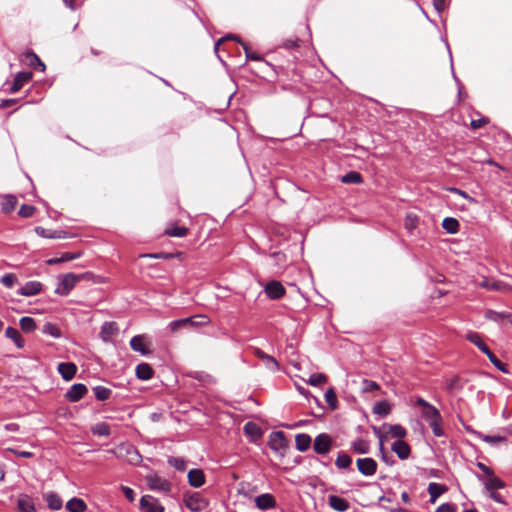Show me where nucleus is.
Here are the masks:
<instances>
[{"mask_svg": "<svg viewBox=\"0 0 512 512\" xmlns=\"http://www.w3.org/2000/svg\"><path fill=\"white\" fill-rule=\"evenodd\" d=\"M416 405L421 407V416L428 423L441 418L439 410L423 398H417Z\"/></svg>", "mask_w": 512, "mask_h": 512, "instance_id": "39448f33", "label": "nucleus"}, {"mask_svg": "<svg viewBox=\"0 0 512 512\" xmlns=\"http://www.w3.org/2000/svg\"><path fill=\"white\" fill-rule=\"evenodd\" d=\"M185 506L192 512H202L208 505V500L199 492L186 493L184 495Z\"/></svg>", "mask_w": 512, "mask_h": 512, "instance_id": "f03ea898", "label": "nucleus"}, {"mask_svg": "<svg viewBox=\"0 0 512 512\" xmlns=\"http://www.w3.org/2000/svg\"><path fill=\"white\" fill-rule=\"evenodd\" d=\"M35 212V207L31 205H22L18 211V214L21 217L28 218L31 217Z\"/></svg>", "mask_w": 512, "mask_h": 512, "instance_id": "e2e57ef3", "label": "nucleus"}, {"mask_svg": "<svg viewBox=\"0 0 512 512\" xmlns=\"http://www.w3.org/2000/svg\"><path fill=\"white\" fill-rule=\"evenodd\" d=\"M20 327L24 332H32L36 328L35 320L32 317H22L19 321Z\"/></svg>", "mask_w": 512, "mask_h": 512, "instance_id": "a19ab883", "label": "nucleus"}, {"mask_svg": "<svg viewBox=\"0 0 512 512\" xmlns=\"http://www.w3.org/2000/svg\"><path fill=\"white\" fill-rule=\"evenodd\" d=\"M312 439L308 434L301 433L295 437L296 449L300 452H305L311 446Z\"/></svg>", "mask_w": 512, "mask_h": 512, "instance_id": "cd10ccee", "label": "nucleus"}, {"mask_svg": "<svg viewBox=\"0 0 512 512\" xmlns=\"http://www.w3.org/2000/svg\"><path fill=\"white\" fill-rule=\"evenodd\" d=\"M87 393V387L82 383H76L66 392L65 397L70 402H77Z\"/></svg>", "mask_w": 512, "mask_h": 512, "instance_id": "9b49d317", "label": "nucleus"}, {"mask_svg": "<svg viewBox=\"0 0 512 512\" xmlns=\"http://www.w3.org/2000/svg\"><path fill=\"white\" fill-rule=\"evenodd\" d=\"M5 335L7 338L11 339L18 348L24 347V339L16 328L8 327L5 331Z\"/></svg>", "mask_w": 512, "mask_h": 512, "instance_id": "c756f323", "label": "nucleus"}, {"mask_svg": "<svg viewBox=\"0 0 512 512\" xmlns=\"http://www.w3.org/2000/svg\"><path fill=\"white\" fill-rule=\"evenodd\" d=\"M84 278V274L77 275L74 273H67L59 278V284L55 289V293L61 296H67L75 285Z\"/></svg>", "mask_w": 512, "mask_h": 512, "instance_id": "f257e3e1", "label": "nucleus"}, {"mask_svg": "<svg viewBox=\"0 0 512 512\" xmlns=\"http://www.w3.org/2000/svg\"><path fill=\"white\" fill-rule=\"evenodd\" d=\"M188 483L194 488H199L205 484L206 477L202 469H191L188 472Z\"/></svg>", "mask_w": 512, "mask_h": 512, "instance_id": "ddd939ff", "label": "nucleus"}, {"mask_svg": "<svg viewBox=\"0 0 512 512\" xmlns=\"http://www.w3.org/2000/svg\"><path fill=\"white\" fill-rule=\"evenodd\" d=\"M43 333L44 334H47V335H50L54 338H60L61 337V330L53 323H46L44 326H43Z\"/></svg>", "mask_w": 512, "mask_h": 512, "instance_id": "a18cd8bd", "label": "nucleus"}, {"mask_svg": "<svg viewBox=\"0 0 512 512\" xmlns=\"http://www.w3.org/2000/svg\"><path fill=\"white\" fill-rule=\"evenodd\" d=\"M504 487H505L504 482L500 478L496 477L494 474H491V476H488L485 481V488L488 491L498 490V489H502Z\"/></svg>", "mask_w": 512, "mask_h": 512, "instance_id": "473e14b6", "label": "nucleus"}, {"mask_svg": "<svg viewBox=\"0 0 512 512\" xmlns=\"http://www.w3.org/2000/svg\"><path fill=\"white\" fill-rule=\"evenodd\" d=\"M487 357L489 358L490 362L501 372L509 373L506 365L503 364L492 352H490V354L487 355Z\"/></svg>", "mask_w": 512, "mask_h": 512, "instance_id": "5fc2aeb1", "label": "nucleus"}, {"mask_svg": "<svg viewBox=\"0 0 512 512\" xmlns=\"http://www.w3.org/2000/svg\"><path fill=\"white\" fill-rule=\"evenodd\" d=\"M66 508L70 512H84L86 509V504L80 498H72L67 502Z\"/></svg>", "mask_w": 512, "mask_h": 512, "instance_id": "72a5a7b5", "label": "nucleus"}, {"mask_svg": "<svg viewBox=\"0 0 512 512\" xmlns=\"http://www.w3.org/2000/svg\"><path fill=\"white\" fill-rule=\"evenodd\" d=\"M352 464V458L347 453L340 452L335 460V465L339 469H348Z\"/></svg>", "mask_w": 512, "mask_h": 512, "instance_id": "c9c22d12", "label": "nucleus"}, {"mask_svg": "<svg viewBox=\"0 0 512 512\" xmlns=\"http://www.w3.org/2000/svg\"><path fill=\"white\" fill-rule=\"evenodd\" d=\"M332 444V437L327 433H321L316 436L313 443V449L317 454L324 455L331 450Z\"/></svg>", "mask_w": 512, "mask_h": 512, "instance_id": "423d86ee", "label": "nucleus"}, {"mask_svg": "<svg viewBox=\"0 0 512 512\" xmlns=\"http://www.w3.org/2000/svg\"><path fill=\"white\" fill-rule=\"evenodd\" d=\"M117 457L132 465H138L142 461L139 451L131 444H121L117 448Z\"/></svg>", "mask_w": 512, "mask_h": 512, "instance_id": "7ed1b4c3", "label": "nucleus"}, {"mask_svg": "<svg viewBox=\"0 0 512 512\" xmlns=\"http://www.w3.org/2000/svg\"><path fill=\"white\" fill-rule=\"evenodd\" d=\"M167 462L171 467L181 472L187 468V461L184 458L170 456Z\"/></svg>", "mask_w": 512, "mask_h": 512, "instance_id": "ea45409f", "label": "nucleus"}, {"mask_svg": "<svg viewBox=\"0 0 512 512\" xmlns=\"http://www.w3.org/2000/svg\"><path fill=\"white\" fill-rule=\"evenodd\" d=\"M135 373L141 380H149L153 376V369L148 363H140L136 366Z\"/></svg>", "mask_w": 512, "mask_h": 512, "instance_id": "bb28decb", "label": "nucleus"}, {"mask_svg": "<svg viewBox=\"0 0 512 512\" xmlns=\"http://www.w3.org/2000/svg\"><path fill=\"white\" fill-rule=\"evenodd\" d=\"M244 431L246 434L257 436L259 437L261 435L260 428L253 422H248L244 426Z\"/></svg>", "mask_w": 512, "mask_h": 512, "instance_id": "4d7b16f0", "label": "nucleus"}, {"mask_svg": "<svg viewBox=\"0 0 512 512\" xmlns=\"http://www.w3.org/2000/svg\"><path fill=\"white\" fill-rule=\"evenodd\" d=\"M510 316H511V314H509L507 312H497V311H494L491 309L486 310L485 314H484V317L487 320L494 321V322H499L500 320L507 319Z\"/></svg>", "mask_w": 512, "mask_h": 512, "instance_id": "4c0bfd02", "label": "nucleus"}, {"mask_svg": "<svg viewBox=\"0 0 512 512\" xmlns=\"http://www.w3.org/2000/svg\"><path fill=\"white\" fill-rule=\"evenodd\" d=\"M184 320H190L188 322V327L204 326L209 323V318L206 315L192 316L184 318Z\"/></svg>", "mask_w": 512, "mask_h": 512, "instance_id": "58836bf2", "label": "nucleus"}, {"mask_svg": "<svg viewBox=\"0 0 512 512\" xmlns=\"http://www.w3.org/2000/svg\"><path fill=\"white\" fill-rule=\"evenodd\" d=\"M42 291V284L39 281H29L25 283L19 290V294L22 296H35Z\"/></svg>", "mask_w": 512, "mask_h": 512, "instance_id": "dca6fc26", "label": "nucleus"}, {"mask_svg": "<svg viewBox=\"0 0 512 512\" xmlns=\"http://www.w3.org/2000/svg\"><path fill=\"white\" fill-rule=\"evenodd\" d=\"M427 491L430 496V502L435 503L437 499L448 491V487L436 482H431L428 485Z\"/></svg>", "mask_w": 512, "mask_h": 512, "instance_id": "412c9836", "label": "nucleus"}, {"mask_svg": "<svg viewBox=\"0 0 512 512\" xmlns=\"http://www.w3.org/2000/svg\"><path fill=\"white\" fill-rule=\"evenodd\" d=\"M35 232L37 235L43 238H59L60 236L57 235V232H50L43 227L37 226L35 228Z\"/></svg>", "mask_w": 512, "mask_h": 512, "instance_id": "680f3d73", "label": "nucleus"}, {"mask_svg": "<svg viewBox=\"0 0 512 512\" xmlns=\"http://www.w3.org/2000/svg\"><path fill=\"white\" fill-rule=\"evenodd\" d=\"M418 217L415 214L409 213L404 220V226L407 230L412 231L418 225Z\"/></svg>", "mask_w": 512, "mask_h": 512, "instance_id": "09e8293b", "label": "nucleus"}, {"mask_svg": "<svg viewBox=\"0 0 512 512\" xmlns=\"http://www.w3.org/2000/svg\"><path fill=\"white\" fill-rule=\"evenodd\" d=\"M189 321L190 320H184V318L178 319V320L170 322L168 324V328L170 329L171 332H177L180 329H184V328L188 327Z\"/></svg>", "mask_w": 512, "mask_h": 512, "instance_id": "3c124183", "label": "nucleus"}, {"mask_svg": "<svg viewBox=\"0 0 512 512\" xmlns=\"http://www.w3.org/2000/svg\"><path fill=\"white\" fill-rule=\"evenodd\" d=\"M356 465L358 471L366 477L373 476L377 471V462L370 457L367 458H358L356 460Z\"/></svg>", "mask_w": 512, "mask_h": 512, "instance_id": "0eeeda50", "label": "nucleus"}, {"mask_svg": "<svg viewBox=\"0 0 512 512\" xmlns=\"http://www.w3.org/2000/svg\"><path fill=\"white\" fill-rule=\"evenodd\" d=\"M16 282H17V277L13 273L4 274L0 278V283L3 284L7 288H12Z\"/></svg>", "mask_w": 512, "mask_h": 512, "instance_id": "8fccbe9b", "label": "nucleus"}, {"mask_svg": "<svg viewBox=\"0 0 512 512\" xmlns=\"http://www.w3.org/2000/svg\"><path fill=\"white\" fill-rule=\"evenodd\" d=\"M32 76L33 74L30 71L18 72L15 75L13 85L10 88V92L16 93L17 91H19L26 83H28L31 80Z\"/></svg>", "mask_w": 512, "mask_h": 512, "instance_id": "4468645a", "label": "nucleus"}, {"mask_svg": "<svg viewBox=\"0 0 512 512\" xmlns=\"http://www.w3.org/2000/svg\"><path fill=\"white\" fill-rule=\"evenodd\" d=\"M470 433H472L473 435H475L477 438L483 440L484 442L490 444V445H497V444H500V443H506L507 442V439L506 437L504 436H500V435H493V436H490V435H484L483 433L479 432V431H476V430H468Z\"/></svg>", "mask_w": 512, "mask_h": 512, "instance_id": "5701e85b", "label": "nucleus"}, {"mask_svg": "<svg viewBox=\"0 0 512 512\" xmlns=\"http://www.w3.org/2000/svg\"><path fill=\"white\" fill-rule=\"evenodd\" d=\"M95 397L100 401L107 400L111 395V390L104 386H96L93 388Z\"/></svg>", "mask_w": 512, "mask_h": 512, "instance_id": "49530a36", "label": "nucleus"}, {"mask_svg": "<svg viewBox=\"0 0 512 512\" xmlns=\"http://www.w3.org/2000/svg\"><path fill=\"white\" fill-rule=\"evenodd\" d=\"M448 190L452 193L460 195L461 197L467 199L471 203H476V200L473 197L469 196L465 191L461 189L451 187Z\"/></svg>", "mask_w": 512, "mask_h": 512, "instance_id": "0e129e2a", "label": "nucleus"}, {"mask_svg": "<svg viewBox=\"0 0 512 512\" xmlns=\"http://www.w3.org/2000/svg\"><path fill=\"white\" fill-rule=\"evenodd\" d=\"M254 354L256 357L261 359L266 364L267 367H269L272 370H278V362L275 360L274 357L266 354L259 348H255Z\"/></svg>", "mask_w": 512, "mask_h": 512, "instance_id": "a878e982", "label": "nucleus"}, {"mask_svg": "<svg viewBox=\"0 0 512 512\" xmlns=\"http://www.w3.org/2000/svg\"><path fill=\"white\" fill-rule=\"evenodd\" d=\"M429 425L432 428L433 434L436 437H441L444 434L442 429V417L433 422H430Z\"/></svg>", "mask_w": 512, "mask_h": 512, "instance_id": "13d9d810", "label": "nucleus"}, {"mask_svg": "<svg viewBox=\"0 0 512 512\" xmlns=\"http://www.w3.org/2000/svg\"><path fill=\"white\" fill-rule=\"evenodd\" d=\"M362 384H363V387H362L363 392H373V391L380 389L379 384L372 380L364 379Z\"/></svg>", "mask_w": 512, "mask_h": 512, "instance_id": "bf43d9fd", "label": "nucleus"}, {"mask_svg": "<svg viewBox=\"0 0 512 512\" xmlns=\"http://www.w3.org/2000/svg\"><path fill=\"white\" fill-rule=\"evenodd\" d=\"M390 411L391 407L386 401L377 402L373 407V413L380 416H386L390 413Z\"/></svg>", "mask_w": 512, "mask_h": 512, "instance_id": "79ce46f5", "label": "nucleus"}, {"mask_svg": "<svg viewBox=\"0 0 512 512\" xmlns=\"http://www.w3.org/2000/svg\"><path fill=\"white\" fill-rule=\"evenodd\" d=\"M130 346L132 350L141 353L142 355H147L150 353V350L146 348V336L145 335H136L132 337L130 340Z\"/></svg>", "mask_w": 512, "mask_h": 512, "instance_id": "aec40b11", "label": "nucleus"}, {"mask_svg": "<svg viewBox=\"0 0 512 512\" xmlns=\"http://www.w3.org/2000/svg\"><path fill=\"white\" fill-rule=\"evenodd\" d=\"M465 338L472 344H474L478 349L483 352L486 356L490 354L491 350L484 343L482 336L478 332L469 331Z\"/></svg>", "mask_w": 512, "mask_h": 512, "instance_id": "2eb2a0df", "label": "nucleus"}, {"mask_svg": "<svg viewBox=\"0 0 512 512\" xmlns=\"http://www.w3.org/2000/svg\"><path fill=\"white\" fill-rule=\"evenodd\" d=\"M17 507L21 512H36L33 499L27 494H20L17 500Z\"/></svg>", "mask_w": 512, "mask_h": 512, "instance_id": "4be33fe9", "label": "nucleus"}, {"mask_svg": "<svg viewBox=\"0 0 512 512\" xmlns=\"http://www.w3.org/2000/svg\"><path fill=\"white\" fill-rule=\"evenodd\" d=\"M140 508L143 512H164V506L151 495H144L140 499Z\"/></svg>", "mask_w": 512, "mask_h": 512, "instance_id": "6e6552de", "label": "nucleus"}, {"mask_svg": "<svg viewBox=\"0 0 512 512\" xmlns=\"http://www.w3.org/2000/svg\"><path fill=\"white\" fill-rule=\"evenodd\" d=\"M48 507L52 510H59L62 507V500L58 494L49 492L44 496Z\"/></svg>", "mask_w": 512, "mask_h": 512, "instance_id": "7c9ffc66", "label": "nucleus"}, {"mask_svg": "<svg viewBox=\"0 0 512 512\" xmlns=\"http://www.w3.org/2000/svg\"><path fill=\"white\" fill-rule=\"evenodd\" d=\"M391 449L401 460L407 459L411 453L410 446L403 440H396Z\"/></svg>", "mask_w": 512, "mask_h": 512, "instance_id": "f3484780", "label": "nucleus"}, {"mask_svg": "<svg viewBox=\"0 0 512 512\" xmlns=\"http://www.w3.org/2000/svg\"><path fill=\"white\" fill-rule=\"evenodd\" d=\"M165 234L171 237H185L188 234V228L172 225L166 228Z\"/></svg>", "mask_w": 512, "mask_h": 512, "instance_id": "e433bc0d", "label": "nucleus"}, {"mask_svg": "<svg viewBox=\"0 0 512 512\" xmlns=\"http://www.w3.org/2000/svg\"><path fill=\"white\" fill-rule=\"evenodd\" d=\"M351 449L358 454H368L370 451V444L364 439H357L351 443Z\"/></svg>", "mask_w": 512, "mask_h": 512, "instance_id": "c85d7f7f", "label": "nucleus"}, {"mask_svg": "<svg viewBox=\"0 0 512 512\" xmlns=\"http://www.w3.org/2000/svg\"><path fill=\"white\" fill-rule=\"evenodd\" d=\"M389 433L392 437L397 438V440H402L406 436L407 431L403 426L395 424L389 426Z\"/></svg>", "mask_w": 512, "mask_h": 512, "instance_id": "37998d69", "label": "nucleus"}, {"mask_svg": "<svg viewBox=\"0 0 512 512\" xmlns=\"http://www.w3.org/2000/svg\"><path fill=\"white\" fill-rule=\"evenodd\" d=\"M255 505L260 510H268L276 507V499L270 493H264L255 498Z\"/></svg>", "mask_w": 512, "mask_h": 512, "instance_id": "f8f14e48", "label": "nucleus"}, {"mask_svg": "<svg viewBox=\"0 0 512 512\" xmlns=\"http://www.w3.org/2000/svg\"><path fill=\"white\" fill-rule=\"evenodd\" d=\"M81 252H65L60 257L51 258L46 261L48 265H56L59 263L72 261L81 257Z\"/></svg>", "mask_w": 512, "mask_h": 512, "instance_id": "393cba45", "label": "nucleus"}, {"mask_svg": "<svg viewBox=\"0 0 512 512\" xmlns=\"http://www.w3.org/2000/svg\"><path fill=\"white\" fill-rule=\"evenodd\" d=\"M145 480L147 482L149 489L151 490L163 493H169L171 491V483L167 479L162 478L155 472L147 474Z\"/></svg>", "mask_w": 512, "mask_h": 512, "instance_id": "20e7f679", "label": "nucleus"}, {"mask_svg": "<svg viewBox=\"0 0 512 512\" xmlns=\"http://www.w3.org/2000/svg\"><path fill=\"white\" fill-rule=\"evenodd\" d=\"M57 370L65 381H70L75 376L77 367L72 362H63L58 365Z\"/></svg>", "mask_w": 512, "mask_h": 512, "instance_id": "a211bd4d", "label": "nucleus"}, {"mask_svg": "<svg viewBox=\"0 0 512 512\" xmlns=\"http://www.w3.org/2000/svg\"><path fill=\"white\" fill-rule=\"evenodd\" d=\"M17 205V198L13 195H5L1 202V209L4 213H11Z\"/></svg>", "mask_w": 512, "mask_h": 512, "instance_id": "2f4dec72", "label": "nucleus"}, {"mask_svg": "<svg viewBox=\"0 0 512 512\" xmlns=\"http://www.w3.org/2000/svg\"><path fill=\"white\" fill-rule=\"evenodd\" d=\"M26 57L29 59V64L31 66H38L41 69V71L45 70V64L39 59V57L36 54L30 52L26 54Z\"/></svg>", "mask_w": 512, "mask_h": 512, "instance_id": "6e6d98bb", "label": "nucleus"}, {"mask_svg": "<svg viewBox=\"0 0 512 512\" xmlns=\"http://www.w3.org/2000/svg\"><path fill=\"white\" fill-rule=\"evenodd\" d=\"M324 396H325V400L328 403V405L332 409H335L337 407V396H336V393H335L334 389L333 388H329L325 392Z\"/></svg>", "mask_w": 512, "mask_h": 512, "instance_id": "603ef678", "label": "nucleus"}, {"mask_svg": "<svg viewBox=\"0 0 512 512\" xmlns=\"http://www.w3.org/2000/svg\"><path fill=\"white\" fill-rule=\"evenodd\" d=\"M457 508L454 504L451 503H444L441 504L437 509L436 512H456Z\"/></svg>", "mask_w": 512, "mask_h": 512, "instance_id": "338daca9", "label": "nucleus"}, {"mask_svg": "<svg viewBox=\"0 0 512 512\" xmlns=\"http://www.w3.org/2000/svg\"><path fill=\"white\" fill-rule=\"evenodd\" d=\"M459 222L457 219L452 217H446L443 219L442 227L444 230H446L450 234H455L459 230Z\"/></svg>", "mask_w": 512, "mask_h": 512, "instance_id": "f704fd0d", "label": "nucleus"}, {"mask_svg": "<svg viewBox=\"0 0 512 512\" xmlns=\"http://www.w3.org/2000/svg\"><path fill=\"white\" fill-rule=\"evenodd\" d=\"M264 291L270 299H279L285 294V288L281 282L273 280L266 284Z\"/></svg>", "mask_w": 512, "mask_h": 512, "instance_id": "1a4fd4ad", "label": "nucleus"}, {"mask_svg": "<svg viewBox=\"0 0 512 512\" xmlns=\"http://www.w3.org/2000/svg\"><path fill=\"white\" fill-rule=\"evenodd\" d=\"M269 447L274 451H280L287 447L285 434L282 431H274L269 436Z\"/></svg>", "mask_w": 512, "mask_h": 512, "instance_id": "9d476101", "label": "nucleus"}, {"mask_svg": "<svg viewBox=\"0 0 512 512\" xmlns=\"http://www.w3.org/2000/svg\"><path fill=\"white\" fill-rule=\"evenodd\" d=\"M328 504L333 510L338 512H345L350 508V503L346 499L336 495L328 497Z\"/></svg>", "mask_w": 512, "mask_h": 512, "instance_id": "6ab92c4d", "label": "nucleus"}, {"mask_svg": "<svg viewBox=\"0 0 512 512\" xmlns=\"http://www.w3.org/2000/svg\"><path fill=\"white\" fill-rule=\"evenodd\" d=\"M121 490L124 493L125 497L130 501L133 502L135 500V492L133 489L127 486H121Z\"/></svg>", "mask_w": 512, "mask_h": 512, "instance_id": "774afa93", "label": "nucleus"}, {"mask_svg": "<svg viewBox=\"0 0 512 512\" xmlns=\"http://www.w3.org/2000/svg\"><path fill=\"white\" fill-rule=\"evenodd\" d=\"M479 286L487 288L488 290H500L501 286L497 282H490L488 280H484L481 283H479Z\"/></svg>", "mask_w": 512, "mask_h": 512, "instance_id": "69168bd1", "label": "nucleus"}, {"mask_svg": "<svg viewBox=\"0 0 512 512\" xmlns=\"http://www.w3.org/2000/svg\"><path fill=\"white\" fill-rule=\"evenodd\" d=\"M92 432L98 436H109L110 426L105 422L97 423L92 427Z\"/></svg>", "mask_w": 512, "mask_h": 512, "instance_id": "c03bdc74", "label": "nucleus"}, {"mask_svg": "<svg viewBox=\"0 0 512 512\" xmlns=\"http://www.w3.org/2000/svg\"><path fill=\"white\" fill-rule=\"evenodd\" d=\"M343 183L359 184L362 182V176L356 171H351L342 177Z\"/></svg>", "mask_w": 512, "mask_h": 512, "instance_id": "de8ad7c7", "label": "nucleus"}, {"mask_svg": "<svg viewBox=\"0 0 512 512\" xmlns=\"http://www.w3.org/2000/svg\"><path fill=\"white\" fill-rule=\"evenodd\" d=\"M327 381L326 375L322 373L312 374L308 380V383L312 386H318Z\"/></svg>", "mask_w": 512, "mask_h": 512, "instance_id": "864d4df0", "label": "nucleus"}, {"mask_svg": "<svg viewBox=\"0 0 512 512\" xmlns=\"http://www.w3.org/2000/svg\"><path fill=\"white\" fill-rule=\"evenodd\" d=\"M240 43L245 51V55L248 60H252V61L262 60V57L259 54L252 52L247 44H245L244 42H241V41H240Z\"/></svg>", "mask_w": 512, "mask_h": 512, "instance_id": "052dcab7", "label": "nucleus"}, {"mask_svg": "<svg viewBox=\"0 0 512 512\" xmlns=\"http://www.w3.org/2000/svg\"><path fill=\"white\" fill-rule=\"evenodd\" d=\"M118 332V327L115 322H105L100 331V336L103 341L108 342Z\"/></svg>", "mask_w": 512, "mask_h": 512, "instance_id": "b1692460", "label": "nucleus"}]
</instances>
